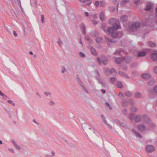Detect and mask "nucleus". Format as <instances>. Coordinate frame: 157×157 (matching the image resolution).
I'll return each instance as SVG.
<instances>
[{
	"label": "nucleus",
	"mask_w": 157,
	"mask_h": 157,
	"mask_svg": "<svg viewBox=\"0 0 157 157\" xmlns=\"http://www.w3.org/2000/svg\"><path fill=\"white\" fill-rule=\"evenodd\" d=\"M132 132L135 134L136 137H139L140 138H142L141 135L139 133H138L135 129H132Z\"/></svg>",
	"instance_id": "aec40b11"
},
{
	"label": "nucleus",
	"mask_w": 157,
	"mask_h": 157,
	"mask_svg": "<svg viewBox=\"0 0 157 157\" xmlns=\"http://www.w3.org/2000/svg\"><path fill=\"white\" fill-rule=\"evenodd\" d=\"M105 40L107 42H109V43H115L116 42V41H115L114 40H113L111 39H109L107 37L105 36Z\"/></svg>",
	"instance_id": "6ab92c4d"
},
{
	"label": "nucleus",
	"mask_w": 157,
	"mask_h": 157,
	"mask_svg": "<svg viewBox=\"0 0 157 157\" xmlns=\"http://www.w3.org/2000/svg\"><path fill=\"white\" fill-rule=\"evenodd\" d=\"M142 78L144 79H148L151 77V75L147 73H145L142 74Z\"/></svg>",
	"instance_id": "f8f14e48"
},
{
	"label": "nucleus",
	"mask_w": 157,
	"mask_h": 157,
	"mask_svg": "<svg viewBox=\"0 0 157 157\" xmlns=\"http://www.w3.org/2000/svg\"><path fill=\"white\" fill-rule=\"evenodd\" d=\"M89 126V125L86 123L83 124L82 125V127L84 130L85 129L86 127H88Z\"/></svg>",
	"instance_id": "58836bf2"
},
{
	"label": "nucleus",
	"mask_w": 157,
	"mask_h": 157,
	"mask_svg": "<svg viewBox=\"0 0 157 157\" xmlns=\"http://www.w3.org/2000/svg\"><path fill=\"white\" fill-rule=\"evenodd\" d=\"M146 151L148 152H152L155 150V148L152 145H148L146 146Z\"/></svg>",
	"instance_id": "20e7f679"
},
{
	"label": "nucleus",
	"mask_w": 157,
	"mask_h": 157,
	"mask_svg": "<svg viewBox=\"0 0 157 157\" xmlns=\"http://www.w3.org/2000/svg\"><path fill=\"white\" fill-rule=\"evenodd\" d=\"M141 115H137L134 118L135 121L136 123L139 122L141 121Z\"/></svg>",
	"instance_id": "ddd939ff"
},
{
	"label": "nucleus",
	"mask_w": 157,
	"mask_h": 157,
	"mask_svg": "<svg viewBox=\"0 0 157 157\" xmlns=\"http://www.w3.org/2000/svg\"><path fill=\"white\" fill-rule=\"evenodd\" d=\"M154 82L155 81L154 80H150L148 82V85H152L154 84Z\"/></svg>",
	"instance_id": "c03bdc74"
},
{
	"label": "nucleus",
	"mask_w": 157,
	"mask_h": 157,
	"mask_svg": "<svg viewBox=\"0 0 157 157\" xmlns=\"http://www.w3.org/2000/svg\"><path fill=\"white\" fill-rule=\"evenodd\" d=\"M57 43L60 45H61L63 44L62 41L59 39H58Z\"/></svg>",
	"instance_id": "4d7b16f0"
},
{
	"label": "nucleus",
	"mask_w": 157,
	"mask_h": 157,
	"mask_svg": "<svg viewBox=\"0 0 157 157\" xmlns=\"http://www.w3.org/2000/svg\"><path fill=\"white\" fill-rule=\"evenodd\" d=\"M122 52V50L121 49H119L117 50L116 51L114 52V54H116L117 55H119L120 53Z\"/></svg>",
	"instance_id": "e433bc0d"
},
{
	"label": "nucleus",
	"mask_w": 157,
	"mask_h": 157,
	"mask_svg": "<svg viewBox=\"0 0 157 157\" xmlns=\"http://www.w3.org/2000/svg\"><path fill=\"white\" fill-rule=\"evenodd\" d=\"M80 86L82 88V89L83 90H84L88 94L89 92L86 88L84 86L83 84L81 83L80 84Z\"/></svg>",
	"instance_id": "72a5a7b5"
},
{
	"label": "nucleus",
	"mask_w": 157,
	"mask_h": 157,
	"mask_svg": "<svg viewBox=\"0 0 157 157\" xmlns=\"http://www.w3.org/2000/svg\"><path fill=\"white\" fill-rule=\"evenodd\" d=\"M90 34L92 37H94L98 35L99 34V33L97 31L93 30L90 33Z\"/></svg>",
	"instance_id": "2eb2a0df"
},
{
	"label": "nucleus",
	"mask_w": 157,
	"mask_h": 157,
	"mask_svg": "<svg viewBox=\"0 0 157 157\" xmlns=\"http://www.w3.org/2000/svg\"><path fill=\"white\" fill-rule=\"evenodd\" d=\"M148 125L150 127L152 128H154L155 126L154 123L152 122L151 121V123L148 124Z\"/></svg>",
	"instance_id": "79ce46f5"
},
{
	"label": "nucleus",
	"mask_w": 157,
	"mask_h": 157,
	"mask_svg": "<svg viewBox=\"0 0 157 157\" xmlns=\"http://www.w3.org/2000/svg\"><path fill=\"white\" fill-rule=\"evenodd\" d=\"M131 111L132 112H135L137 111V108L134 106H132L131 108Z\"/></svg>",
	"instance_id": "ea45409f"
},
{
	"label": "nucleus",
	"mask_w": 157,
	"mask_h": 157,
	"mask_svg": "<svg viewBox=\"0 0 157 157\" xmlns=\"http://www.w3.org/2000/svg\"><path fill=\"white\" fill-rule=\"evenodd\" d=\"M135 97L138 98H140L141 97V94L140 93L136 92L135 94Z\"/></svg>",
	"instance_id": "cd10ccee"
},
{
	"label": "nucleus",
	"mask_w": 157,
	"mask_h": 157,
	"mask_svg": "<svg viewBox=\"0 0 157 157\" xmlns=\"http://www.w3.org/2000/svg\"><path fill=\"white\" fill-rule=\"evenodd\" d=\"M118 73L120 76L127 78H129V77L125 73H124L121 71H119Z\"/></svg>",
	"instance_id": "dca6fc26"
},
{
	"label": "nucleus",
	"mask_w": 157,
	"mask_h": 157,
	"mask_svg": "<svg viewBox=\"0 0 157 157\" xmlns=\"http://www.w3.org/2000/svg\"><path fill=\"white\" fill-rule=\"evenodd\" d=\"M80 28L82 34H85L86 33V28L84 25L82 23L80 25Z\"/></svg>",
	"instance_id": "9b49d317"
},
{
	"label": "nucleus",
	"mask_w": 157,
	"mask_h": 157,
	"mask_svg": "<svg viewBox=\"0 0 157 157\" xmlns=\"http://www.w3.org/2000/svg\"><path fill=\"white\" fill-rule=\"evenodd\" d=\"M128 19V17L126 15L121 16L120 18L121 21L123 22H124L127 21Z\"/></svg>",
	"instance_id": "f3484780"
},
{
	"label": "nucleus",
	"mask_w": 157,
	"mask_h": 157,
	"mask_svg": "<svg viewBox=\"0 0 157 157\" xmlns=\"http://www.w3.org/2000/svg\"><path fill=\"white\" fill-rule=\"evenodd\" d=\"M105 73L108 75L110 74V69L108 68H105L104 69Z\"/></svg>",
	"instance_id": "2f4dec72"
},
{
	"label": "nucleus",
	"mask_w": 157,
	"mask_h": 157,
	"mask_svg": "<svg viewBox=\"0 0 157 157\" xmlns=\"http://www.w3.org/2000/svg\"><path fill=\"white\" fill-rule=\"evenodd\" d=\"M97 61L98 62L99 65H101V60L100 59L99 57H98L97 59Z\"/></svg>",
	"instance_id": "69168bd1"
},
{
	"label": "nucleus",
	"mask_w": 157,
	"mask_h": 157,
	"mask_svg": "<svg viewBox=\"0 0 157 157\" xmlns=\"http://www.w3.org/2000/svg\"><path fill=\"white\" fill-rule=\"evenodd\" d=\"M153 71L155 74H157V66H155L154 68Z\"/></svg>",
	"instance_id": "3c124183"
},
{
	"label": "nucleus",
	"mask_w": 157,
	"mask_h": 157,
	"mask_svg": "<svg viewBox=\"0 0 157 157\" xmlns=\"http://www.w3.org/2000/svg\"><path fill=\"white\" fill-rule=\"evenodd\" d=\"M79 55L81 56L82 57H85V55L82 52H80L79 53Z\"/></svg>",
	"instance_id": "5fc2aeb1"
},
{
	"label": "nucleus",
	"mask_w": 157,
	"mask_h": 157,
	"mask_svg": "<svg viewBox=\"0 0 157 157\" xmlns=\"http://www.w3.org/2000/svg\"><path fill=\"white\" fill-rule=\"evenodd\" d=\"M121 67L124 70L126 71L127 70V66H124L123 65H121Z\"/></svg>",
	"instance_id": "6e6d98bb"
},
{
	"label": "nucleus",
	"mask_w": 157,
	"mask_h": 157,
	"mask_svg": "<svg viewBox=\"0 0 157 157\" xmlns=\"http://www.w3.org/2000/svg\"><path fill=\"white\" fill-rule=\"evenodd\" d=\"M151 58L154 61H155L157 60V53H153L151 54Z\"/></svg>",
	"instance_id": "9d476101"
},
{
	"label": "nucleus",
	"mask_w": 157,
	"mask_h": 157,
	"mask_svg": "<svg viewBox=\"0 0 157 157\" xmlns=\"http://www.w3.org/2000/svg\"><path fill=\"white\" fill-rule=\"evenodd\" d=\"M115 8L113 7H110V11L111 12H113L115 11Z\"/></svg>",
	"instance_id": "09e8293b"
},
{
	"label": "nucleus",
	"mask_w": 157,
	"mask_h": 157,
	"mask_svg": "<svg viewBox=\"0 0 157 157\" xmlns=\"http://www.w3.org/2000/svg\"><path fill=\"white\" fill-rule=\"evenodd\" d=\"M101 117L104 123L106 125L108 123H107V121L106 120L104 116L103 115H101Z\"/></svg>",
	"instance_id": "f704fd0d"
},
{
	"label": "nucleus",
	"mask_w": 157,
	"mask_h": 157,
	"mask_svg": "<svg viewBox=\"0 0 157 157\" xmlns=\"http://www.w3.org/2000/svg\"><path fill=\"white\" fill-rule=\"evenodd\" d=\"M129 1H121V2L119 1L117 5V9L118 8V6L120 5L121 6L124 5L125 4L128 2Z\"/></svg>",
	"instance_id": "1a4fd4ad"
},
{
	"label": "nucleus",
	"mask_w": 157,
	"mask_h": 157,
	"mask_svg": "<svg viewBox=\"0 0 157 157\" xmlns=\"http://www.w3.org/2000/svg\"><path fill=\"white\" fill-rule=\"evenodd\" d=\"M127 105V102L126 100H124L122 103V105L124 106H126Z\"/></svg>",
	"instance_id": "a18cd8bd"
},
{
	"label": "nucleus",
	"mask_w": 157,
	"mask_h": 157,
	"mask_svg": "<svg viewBox=\"0 0 157 157\" xmlns=\"http://www.w3.org/2000/svg\"><path fill=\"white\" fill-rule=\"evenodd\" d=\"M44 16L43 15H42L41 16V21L42 23H44Z\"/></svg>",
	"instance_id": "de8ad7c7"
},
{
	"label": "nucleus",
	"mask_w": 157,
	"mask_h": 157,
	"mask_svg": "<svg viewBox=\"0 0 157 157\" xmlns=\"http://www.w3.org/2000/svg\"><path fill=\"white\" fill-rule=\"evenodd\" d=\"M96 79L98 80V83L99 84H101L102 86L103 85V83L101 80L99 78V77H97V78H96Z\"/></svg>",
	"instance_id": "c9c22d12"
},
{
	"label": "nucleus",
	"mask_w": 157,
	"mask_h": 157,
	"mask_svg": "<svg viewBox=\"0 0 157 157\" xmlns=\"http://www.w3.org/2000/svg\"><path fill=\"white\" fill-rule=\"evenodd\" d=\"M127 110L126 109H124L123 111V113L124 115L127 114Z\"/></svg>",
	"instance_id": "338daca9"
},
{
	"label": "nucleus",
	"mask_w": 157,
	"mask_h": 157,
	"mask_svg": "<svg viewBox=\"0 0 157 157\" xmlns=\"http://www.w3.org/2000/svg\"><path fill=\"white\" fill-rule=\"evenodd\" d=\"M0 95L3 97V98H4V97L6 98V96L0 90Z\"/></svg>",
	"instance_id": "864d4df0"
},
{
	"label": "nucleus",
	"mask_w": 157,
	"mask_h": 157,
	"mask_svg": "<svg viewBox=\"0 0 157 157\" xmlns=\"http://www.w3.org/2000/svg\"><path fill=\"white\" fill-rule=\"evenodd\" d=\"M48 104L50 105L53 106L55 105V103L53 101H49Z\"/></svg>",
	"instance_id": "49530a36"
},
{
	"label": "nucleus",
	"mask_w": 157,
	"mask_h": 157,
	"mask_svg": "<svg viewBox=\"0 0 157 157\" xmlns=\"http://www.w3.org/2000/svg\"><path fill=\"white\" fill-rule=\"evenodd\" d=\"M146 55V52H145L141 51L139 52L138 54V56L139 57H143Z\"/></svg>",
	"instance_id": "4be33fe9"
},
{
	"label": "nucleus",
	"mask_w": 157,
	"mask_h": 157,
	"mask_svg": "<svg viewBox=\"0 0 157 157\" xmlns=\"http://www.w3.org/2000/svg\"><path fill=\"white\" fill-rule=\"evenodd\" d=\"M148 45L149 46L152 48L155 47L156 45L155 44L151 41H149L148 42Z\"/></svg>",
	"instance_id": "c756f323"
},
{
	"label": "nucleus",
	"mask_w": 157,
	"mask_h": 157,
	"mask_svg": "<svg viewBox=\"0 0 157 157\" xmlns=\"http://www.w3.org/2000/svg\"><path fill=\"white\" fill-rule=\"evenodd\" d=\"M117 30L113 29V30H111L110 32H108V33L111 34L112 37L116 38L117 36L118 35V33L117 31Z\"/></svg>",
	"instance_id": "7ed1b4c3"
},
{
	"label": "nucleus",
	"mask_w": 157,
	"mask_h": 157,
	"mask_svg": "<svg viewBox=\"0 0 157 157\" xmlns=\"http://www.w3.org/2000/svg\"><path fill=\"white\" fill-rule=\"evenodd\" d=\"M90 1H80L82 3V5L84 7H86L89 6L91 3Z\"/></svg>",
	"instance_id": "39448f33"
},
{
	"label": "nucleus",
	"mask_w": 157,
	"mask_h": 157,
	"mask_svg": "<svg viewBox=\"0 0 157 157\" xmlns=\"http://www.w3.org/2000/svg\"><path fill=\"white\" fill-rule=\"evenodd\" d=\"M116 78L115 77H111L110 78V82L112 84L116 81Z\"/></svg>",
	"instance_id": "7c9ffc66"
},
{
	"label": "nucleus",
	"mask_w": 157,
	"mask_h": 157,
	"mask_svg": "<svg viewBox=\"0 0 157 157\" xmlns=\"http://www.w3.org/2000/svg\"><path fill=\"white\" fill-rule=\"evenodd\" d=\"M101 60L102 63L104 65H106L108 63V60L104 56H102L100 58Z\"/></svg>",
	"instance_id": "6e6552de"
},
{
	"label": "nucleus",
	"mask_w": 157,
	"mask_h": 157,
	"mask_svg": "<svg viewBox=\"0 0 157 157\" xmlns=\"http://www.w3.org/2000/svg\"><path fill=\"white\" fill-rule=\"evenodd\" d=\"M140 23L139 22H133L132 24L131 25H129V27L131 28L137 29L140 27Z\"/></svg>",
	"instance_id": "f03ea898"
},
{
	"label": "nucleus",
	"mask_w": 157,
	"mask_h": 157,
	"mask_svg": "<svg viewBox=\"0 0 157 157\" xmlns=\"http://www.w3.org/2000/svg\"><path fill=\"white\" fill-rule=\"evenodd\" d=\"M62 73H63L65 71V67L64 66H62Z\"/></svg>",
	"instance_id": "e2e57ef3"
},
{
	"label": "nucleus",
	"mask_w": 157,
	"mask_h": 157,
	"mask_svg": "<svg viewBox=\"0 0 157 157\" xmlns=\"http://www.w3.org/2000/svg\"><path fill=\"white\" fill-rule=\"evenodd\" d=\"M95 74L96 75V78H97V77H100L99 73L97 70H95Z\"/></svg>",
	"instance_id": "a19ab883"
},
{
	"label": "nucleus",
	"mask_w": 157,
	"mask_h": 157,
	"mask_svg": "<svg viewBox=\"0 0 157 157\" xmlns=\"http://www.w3.org/2000/svg\"><path fill=\"white\" fill-rule=\"evenodd\" d=\"M92 22V23H93V24L94 25H95L97 23V21H96V20H93Z\"/></svg>",
	"instance_id": "774afa93"
},
{
	"label": "nucleus",
	"mask_w": 157,
	"mask_h": 157,
	"mask_svg": "<svg viewBox=\"0 0 157 157\" xmlns=\"http://www.w3.org/2000/svg\"><path fill=\"white\" fill-rule=\"evenodd\" d=\"M124 94L126 96L130 97L132 95V93L129 91H127L125 92Z\"/></svg>",
	"instance_id": "5701e85b"
},
{
	"label": "nucleus",
	"mask_w": 157,
	"mask_h": 157,
	"mask_svg": "<svg viewBox=\"0 0 157 157\" xmlns=\"http://www.w3.org/2000/svg\"><path fill=\"white\" fill-rule=\"evenodd\" d=\"M36 1H31L30 3L32 6H34L36 4Z\"/></svg>",
	"instance_id": "4c0bfd02"
},
{
	"label": "nucleus",
	"mask_w": 157,
	"mask_h": 157,
	"mask_svg": "<svg viewBox=\"0 0 157 157\" xmlns=\"http://www.w3.org/2000/svg\"><path fill=\"white\" fill-rule=\"evenodd\" d=\"M118 21L117 19L114 18H111L109 21V24L113 26L108 29V32H110L113 30V29L117 30L120 26V25L118 24Z\"/></svg>",
	"instance_id": "f257e3e1"
},
{
	"label": "nucleus",
	"mask_w": 157,
	"mask_h": 157,
	"mask_svg": "<svg viewBox=\"0 0 157 157\" xmlns=\"http://www.w3.org/2000/svg\"><path fill=\"white\" fill-rule=\"evenodd\" d=\"M16 3H17L20 8L21 7H22L20 1H17V2H16Z\"/></svg>",
	"instance_id": "8fccbe9b"
},
{
	"label": "nucleus",
	"mask_w": 157,
	"mask_h": 157,
	"mask_svg": "<svg viewBox=\"0 0 157 157\" xmlns=\"http://www.w3.org/2000/svg\"><path fill=\"white\" fill-rule=\"evenodd\" d=\"M100 5L101 7H104L105 6V3L104 1H101L100 2Z\"/></svg>",
	"instance_id": "37998d69"
},
{
	"label": "nucleus",
	"mask_w": 157,
	"mask_h": 157,
	"mask_svg": "<svg viewBox=\"0 0 157 157\" xmlns=\"http://www.w3.org/2000/svg\"><path fill=\"white\" fill-rule=\"evenodd\" d=\"M11 142L13 143L14 146L17 149L20 150L21 149V147L17 145L15 141L14 140H12Z\"/></svg>",
	"instance_id": "a211bd4d"
},
{
	"label": "nucleus",
	"mask_w": 157,
	"mask_h": 157,
	"mask_svg": "<svg viewBox=\"0 0 157 157\" xmlns=\"http://www.w3.org/2000/svg\"><path fill=\"white\" fill-rule=\"evenodd\" d=\"M131 59L132 58L130 56H127L124 58L125 61L126 63H129L131 61Z\"/></svg>",
	"instance_id": "bb28decb"
},
{
	"label": "nucleus",
	"mask_w": 157,
	"mask_h": 157,
	"mask_svg": "<svg viewBox=\"0 0 157 157\" xmlns=\"http://www.w3.org/2000/svg\"><path fill=\"white\" fill-rule=\"evenodd\" d=\"M129 118L131 120H132L133 119V115L132 114H131L129 115Z\"/></svg>",
	"instance_id": "bf43d9fd"
},
{
	"label": "nucleus",
	"mask_w": 157,
	"mask_h": 157,
	"mask_svg": "<svg viewBox=\"0 0 157 157\" xmlns=\"http://www.w3.org/2000/svg\"><path fill=\"white\" fill-rule=\"evenodd\" d=\"M85 39L86 41H89L90 40L89 36H88L85 35Z\"/></svg>",
	"instance_id": "13d9d810"
},
{
	"label": "nucleus",
	"mask_w": 157,
	"mask_h": 157,
	"mask_svg": "<svg viewBox=\"0 0 157 157\" xmlns=\"http://www.w3.org/2000/svg\"><path fill=\"white\" fill-rule=\"evenodd\" d=\"M123 60V59L119 57H116L115 58V62L117 64H120Z\"/></svg>",
	"instance_id": "412c9836"
},
{
	"label": "nucleus",
	"mask_w": 157,
	"mask_h": 157,
	"mask_svg": "<svg viewBox=\"0 0 157 157\" xmlns=\"http://www.w3.org/2000/svg\"><path fill=\"white\" fill-rule=\"evenodd\" d=\"M153 90L155 93L157 94V85L154 87Z\"/></svg>",
	"instance_id": "603ef678"
},
{
	"label": "nucleus",
	"mask_w": 157,
	"mask_h": 157,
	"mask_svg": "<svg viewBox=\"0 0 157 157\" xmlns=\"http://www.w3.org/2000/svg\"><path fill=\"white\" fill-rule=\"evenodd\" d=\"M117 85L118 87L119 88H122L123 86L122 83L120 81H117Z\"/></svg>",
	"instance_id": "393cba45"
},
{
	"label": "nucleus",
	"mask_w": 157,
	"mask_h": 157,
	"mask_svg": "<svg viewBox=\"0 0 157 157\" xmlns=\"http://www.w3.org/2000/svg\"><path fill=\"white\" fill-rule=\"evenodd\" d=\"M44 94L47 96L51 95V93L49 92H45Z\"/></svg>",
	"instance_id": "052dcab7"
},
{
	"label": "nucleus",
	"mask_w": 157,
	"mask_h": 157,
	"mask_svg": "<svg viewBox=\"0 0 157 157\" xmlns=\"http://www.w3.org/2000/svg\"><path fill=\"white\" fill-rule=\"evenodd\" d=\"M143 118L144 122L148 124L151 123V120L146 115H144L143 116Z\"/></svg>",
	"instance_id": "423d86ee"
},
{
	"label": "nucleus",
	"mask_w": 157,
	"mask_h": 157,
	"mask_svg": "<svg viewBox=\"0 0 157 157\" xmlns=\"http://www.w3.org/2000/svg\"><path fill=\"white\" fill-rule=\"evenodd\" d=\"M102 40V38L101 37H98L96 38V41L97 43H100L101 42Z\"/></svg>",
	"instance_id": "c85d7f7f"
},
{
	"label": "nucleus",
	"mask_w": 157,
	"mask_h": 157,
	"mask_svg": "<svg viewBox=\"0 0 157 157\" xmlns=\"http://www.w3.org/2000/svg\"><path fill=\"white\" fill-rule=\"evenodd\" d=\"M110 74H111L113 75H115L117 73V72L115 71V70L113 68H112L110 69Z\"/></svg>",
	"instance_id": "473e14b6"
},
{
	"label": "nucleus",
	"mask_w": 157,
	"mask_h": 157,
	"mask_svg": "<svg viewBox=\"0 0 157 157\" xmlns=\"http://www.w3.org/2000/svg\"><path fill=\"white\" fill-rule=\"evenodd\" d=\"M90 51L92 54L94 56H96L97 55L96 50L94 48H91L90 49Z\"/></svg>",
	"instance_id": "a878e982"
},
{
	"label": "nucleus",
	"mask_w": 157,
	"mask_h": 157,
	"mask_svg": "<svg viewBox=\"0 0 157 157\" xmlns=\"http://www.w3.org/2000/svg\"><path fill=\"white\" fill-rule=\"evenodd\" d=\"M153 6V4L152 3L149 2L147 5L145 10L146 11H149L151 9Z\"/></svg>",
	"instance_id": "0eeeda50"
},
{
	"label": "nucleus",
	"mask_w": 157,
	"mask_h": 157,
	"mask_svg": "<svg viewBox=\"0 0 157 157\" xmlns=\"http://www.w3.org/2000/svg\"><path fill=\"white\" fill-rule=\"evenodd\" d=\"M138 128L140 130L143 131L145 130L146 128L144 125L142 124L138 126Z\"/></svg>",
	"instance_id": "b1692460"
},
{
	"label": "nucleus",
	"mask_w": 157,
	"mask_h": 157,
	"mask_svg": "<svg viewBox=\"0 0 157 157\" xmlns=\"http://www.w3.org/2000/svg\"><path fill=\"white\" fill-rule=\"evenodd\" d=\"M119 95L122 98H124V94L121 92L119 93Z\"/></svg>",
	"instance_id": "680f3d73"
},
{
	"label": "nucleus",
	"mask_w": 157,
	"mask_h": 157,
	"mask_svg": "<svg viewBox=\"0 0 157 157\" xmlns=\"http://www.w3.org/2000/svg\"><path fill=\"white\" fill-rule=\"evenodd\" d=\"M95 5L96 7H97L99 6V2L98 1H96L95 3Z\"/></svg>",
	"instance_id": "0e129e2a"
},
{
	"label": "nucleus",
	"mask_w": 157,
	"mask_h": 157,
	"mask_svg": "<svg viewBox=\"0 0 157 157\" xmlns=\"http://www.w3.org/2000/svg\"><path fill=\"white\" fill-rule=\"evenodd\" d=\"M105 11L104 10L101 11L100 14V18L101 20L103 21L104 20Z\"/></svg>",
	"instance_id": "4468645a"
}]
</instances>
